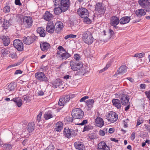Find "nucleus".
<instances>
[{"label":"nucleus","instance_id":"obj_1","mask_svg":"<svg viewBox=\"0 0 150 150\" xmlns=\"http://www.w3.org/2000/svg\"><path fill=\"white\" fill-rule=\"evenodd\" d=\"M78 15L83 18V22L87 24H90L91 23V20L88 18L89 13L88 10L84 8H79L77 10Z\"/></svg>","mask_w":150,"mask_h":150},{"label":"nucleus","instance_id":"obj_2","mask_svg":"<svg viewBox=\"0 0 150 150\" xmlns=\"http://www.w3.org/2000/svg\"><path fill=\"white\" fill-rule=\"evenodd\" d=\"M82 38L84 42L86 43L89 44H91L93 41V38L92 33L87 31L83 33Z\"/></svg>","mask_w":150,"mask_h":150},{"label":"nucleus","instance_id":"obj_3","mask_svg":"<svg viewBox=\"0 0 150 150\" xmlns=\"http://www.w3.org/2000/svg\"><path fill=\"white\" fill-rule=\"evenodd\" d=\"M71 115L73 118L75 119H80L83 117L84 112L80 108H75L72 110Z\"/></svg>","mask_w":150,"mask_h":150},{"label":"nucleus","instance_id":"obj_4","mask_svg":"<svg viewBox=\"0 0 150 150\" xmlns=\"http://www.w3.org/2000/svg\"><path fill=\"white\" fill-rule=\"evenodd\" d=\"M33 20L30 17L24 16L23 18V27L26 28H29L32 25Z\"/></svg>","mask_w":150,"mask_h":150},{"label":"nucleus","instance_id":"obj_5","mask_svg":"<svg viewBox=\"0 0 150 150\" xmlns=\"http://www.w3.org/2000/svg\"><path fill=\"white\" fill-rule=\"evenodd\" d=\"M106 117L109 122L113 123L117 120L118 116L116 112L111 111L106 116Z\"/></svg>","mask_w":150,"mask_h":150},{"label":"nucleus","instance_id":"obj_6","mask_svg":"<svg viewBox=\"0 0 150 150\" xmlns=\"http://www.w3.org/2000/svg\"><path fill=\"white\" fill-rule=\"evenodd\" d=\"M139 5L144 8L146 12L150 11V2L148 0H139L138 1Z\"/></svg>","mask_w":150,"mask_h":150},{"label":"nucleus","instance_id":"obj_7","mask_svg":"<svg viewBox=\"0 0 150 150\" xmlns=\"http://www.w3.org/2000/svg\"><path fill=\"white\" fill-rule=\"evenodd\" d=\"M71 69L73 71H77L79 70L83 66L82 63L80 62H74L72 61L70 62Z\"/></svg>","mask_w":150,"mask_h":150},{"label":"nucleus","instance_id":"obj_8","mask_svg":"<svg viewBox=\"0 0 150 150\" xmlns=\"http://www.w3.org/2000/svg\"><path fill=\"white\" fill-rule=\"evenodd\" d=\"M70 1L69 0H61L60 2V6L63 10V12L67 10L70 6Z\"/></svg>","mask_w":150,"mask_h":150},{"label":"nucleus","instance_id":"obj_9","mask_svg":"<svg viewBox=\"0 0 150 150\" xmlns=\"http://www.w3.org/2000/svg\"><path fill=\"white\" fill-rule=\"evenodd\" d=\"M35 77L38 80L42 81L47 82L48 79L44 73L41 72H38L35 74Z\"/></svg>","mask_w":150,"mask_h":150},{"label":"nucleus","instance_id":"obj_10","mask_svg":"<svg viewBox=\"0 0 150 150\" xmlns=\"http://www.w3.org/2000/svg\"><path fill=\"white\" fill-rule=\"evenodd\" d=\"M105 10V7L102 5V4L98 3L96 4L95 10L99 14H104Z\"/></svg>","mask_w":150,"mask_h":150},{"label":"nucleus","instance_id":"obj_11","mask_svg":"<svg viewBox=\"0 0 150 150\" xmlns=\"http://www.w3.org/2000/svg\"><path fill=\"white\" fill-rule=\"evenodd\" d=\"M69 100V96L68 95H65L60 98L58 102V105L60 106H64Z\"/></svg>","mask_w":150,"mask_h":150},{"label":"nucleus","instance_id":"obj_12","mask_svg":"<svg viewBox=\"0 0 150 150\" xmlns=\"http://www.w3.org/2000/svg\"><path fill=\"white\" fill-rule=\"evenodd\" d=\"M120 22V20L118 18L115 16H112L110 19V24L115 28H117V25Z\"/></svg>","mask_w":150,"mask_h":150},{"label":"nucleus","instance_id":"obj_13","mask_svg":"<svg viewBox=\"0 0 150 150\" xmlns=\"http://www.w3.org/2000/svg\"><path fill=\"white\" fill-rule=\"evenodd\" d=\"M55 26V28L54 29V30L57 33L61 32L64 27L63 24L60 21H57L56 23Z\"/></svg>","mask_w":150,"mask_h":150},{"label":"nucleus","instance_id":"obj_14","mask_svg":"<svg viewBox=\"0 0 150 150\" xmlns=\"http://www.w3.org/2000/svg\"><path fill=\"white\" fill-rule=\"evenodd\" d=\"M128 95L123 94L121 96V101L122 104L124 105H126L128 103L129 98Z\"/></svg>","mask_w":150,"mask_h":150},{"label":"nucleus","instance_id":"obj_15","mask_svg":"<svg viewBox=\"0 0 150 150\" xmlns=\"http://www.w3.org/2000/svg\"><path fill=\"white\" fill-rule=\"evenodd\" d=\"M98 148L99 149L110 150V148L104 142H100L98 144Z\"/></svg>","mask_w":150,"mask_h":150},{"label":"nucleus","instance_id":"obj_16","mask_svg":"<svg viewBox=\"0 0 150 150\" xmlns=\"http://www.w3.org/2000/svg\"><path fill=\"white\" fill-rule=\"evenodd\" d=\"M54 25L52 22H49L46 28V30L50 33H52L54 30Z\"/></svg>","mask_w":150,"mask_h":150},{"label":"nucleus","instance_id":"obj_17","mask_svg":"<svg viewBox=\"0 0 150 150\" xmlns=\"http://www.w3.org/2000/svg\"><path fill=\"white\" fill-rule=\"evenodd\" d=\"M96 125V126L101 127L104 125L103 120L99 117H98L95 120Z\"/></svg>","mask_w":150,"mask_h":150},{"label":"nucleus","instance_id":"obj_18","mask_svg":"<svg viewBox=\"0 0 150 150\" xmlns=\"http://www.w3.org/2000/svg\"><path fill=\"white\" fill-rule=\"evenodd\" d=\"M74 130L71 131L68 128H65L64 130V134L65 137L68 138H69L71 137V136L73 135L72 133Z\"/></svg>","mask_w":150,"mask_h":150},{"label":"nucleus","instance_id":"obj_19","mask_svg":"<svg viewBox=\"0 0 150 150\" xmlns=\"http://www.w3.org/2000/svg\"><path fill=\"white\" fill-rule=\"evenodd\" d=\"M74 145L76 149L83 150L85 148L84 145L81 142H76L74 143Z\"/></svg>","mask_w":150,"mask_h":150},{"label":"nucleus","instance_id":"obj_20","mask_svg":"<svg viewBox=\"0 0 150 150\" xmlns=\"http://www.w3.org/2000/svg\"><path fill=\"white\" fill-rule=\"evenodd\" d=\"M37 32L40 37H44L46 35L45 31L42 27L38 28L37 29Z\"/></svg>","mask_w":150,"mask_h":150},{"label":"nucleus","instance_id":"obj_21","mask_svg":"<svg viewBox=\"0 0 150 150\" xmlns=\"http://www.w3.org/2000/svg\"><path fill=\"white\" fill-rule=\"evenodd\" d=\"M130 17L128 16H124L122 17L120 20V24H124L128 23L130 20Z\"/></svg>","mask_w":150,"mask_h":150},{"label":"nucleus","instance_id":"obj_22","mask_svg":"<svg viewBox=\"0 0 150 150\" xmlns=\"http://www.w3.org/2000/svg\"><path fill=\"white\" fill-rule=\"evenodd\" d=\"M71 55L69 54L66 51L62 53L60 56H59V58L61 60H66L70 57Z\"/></svg>","mask_w":150,"mask_h":150},{"label":"nucleus","instance_id":"obj_23","mask_svg":"<svg viewBox=\"0 0 150 150\" xmlns=\"http://www.w3.org/2000/svg\"><path fill=\"white\" fill-rule=\"evenodd\" d=\"M53 17V15L50 12L47 11L45 13L43 18L47 21H49Z\"/></svg>","mask_w":150,"mask_h":150},{"label":"nucleus","instance_id":"obj_24","mask_svg":"<svg viewBox=\"0 0 150 150\" xmlns=\"http://www.w3.org/2000/svg\"><path fill=\"white\" fill-rule=\"evenodd\" d=\"M127 71L126 67L125 65L121 66L117 70V71L119 74H123Z\"/></svg>","mask_w":150,"mask_h":150},{"label":"nucleus","instance_id":"obj_25","mask_svg":"<svg viewBox=\"0 0 150 150\" xmlns=\"http://www.w3.org/2000/svg\"><path fill=\"white\" fill-rule=\"evenodd\" d=\"M53 87L57 88L62 85V82L60 79H57L52 82Z\"/></svg>","mask_w":150,"mask_h":150},{"label":"nucleus","instance_id":"obj_26","mask_svg":"<svg viewBox=\"0 0 150 150\" xmlns=\"http://www.w3.org/2000/svg\"><path fill=\"white\" fill-rule=\"evenodd\" d=\"M13 45L14 47H23L22 42L18 39H16L14 40Z\"/></svg>","mask_w":150,"mask_h":150},{"label":"nucleus","instance_id":"obj_27","mask_svg":"<svg viewBox=\"0 0 150 150\" xmlns=\"http://www.w3.org/2000/svg\"><path fill=\"white\" fill-rule=\"evenodd\" d=\"M11 101H13L15 103L16 105L18 107H20L22 105V100L20 97L13 98Z\"/></svg>","mask_w":150,"mask_h":150},{"label":"nucleus","instance_id":"obj_28","mask_svg":"<svg viewBox=\"0 0 150 150\" xmlns=\"http://www.w3.org/2000/svg\"><path fill=\"white\" fill-rule=\"evenodd\" d=\"M56 126L54 130L57 132H60L63 128V124L61 122H57L56 124Z\"/></svg>","mask_w":150,"mask_h":150},{"label":"nucleus","instance_id":"obj_29","mask_svg":"<svg viewBox=\"0 0 150 150\" xmlns=\"http://www.w3.org/2000/svg\"><path fill=\"white\" fill-rule=\"evenodd\" d=\"M112 102L113 105L117 108L119 109L121 108V104L119 100L113 99H112Z\"/></svg>","mask_w":150,"mask_h":150},{"label":"nucleus","instance_id":"obj_30","mask_svg":"<svg viewBox=\"0 0 150 150\" xmlns=\"http://www.w3.org/2000/svg\"><path fill=\"white\" fill-rule=\"evenodd\" d=\"M16 87V85L12 83H10L6 89L5 91L7 92L13 91L14 90Z\"/></svg>","mask_w":150,"mask_h":150},{"label":"nucleus","instance_id":"obj_31","mask_svg":"<svg viewBox=\"0 0 150 150\" xmlns=\"http://www.w3.org/2000/svg\"><path fill=\"white\" fill-rule=\"evenodd\" d=\"M135 13L137 16L139 17L142 16H144L146 14V13L144 10L143 9H141L136 10Z\"/></svg>","mask_w":150,"mask_h":150},{"label":"nucleus","instance_id":"obj_32","mask_svg":"<svg viewBox=\"0 0 150 150\" xmlns=\"http://www.w3.org/2000/svg\"><path fill=\"white\" fill-rule=\"evenodd\" d=\"M45 119L46 120H48L51 118H52L53 116L52 115V113L51 111L49 110L47 112H45L44 115Z\"/></svg>","mask_w":150,"mask_h":150},{"label":"nucleus","instance_id":"obj_33","mask_svg":"<svg viewBox=\"0 0 150 150\" xmlns=\"http://www.w3.org/2000/svg\"><path fill=\"white\" fill-rule=\"evenodd\" d=\"M1 38L3 40L4 45L5 46H8L10 42V40L8 37L3 36Z\"/></svg>","mask_w":150,"mask_h":150},{"label":"nucleus","instance_id":"obj_34","mask_svg":"<svg viewBox=\"0 0 150 150\" xmlns=\"http://www.w3.org/2000/svg\"><path fill=\"white\" fill-rule=\"evenodd\" d=\"M94 101L93 99H89L86 101V104L87 107L91 108L93 107Z\"/></svg>","mask_w":150,"mask_h":150},{"label":"nucleus","instance_id":"obj_35","mask_svg":"<svg viewBox=\"0 0 150 150\" xmlns=\"http://www.w3.org/2000/svg\"><path fill=\"white\" fill-rule=\"evenodd\" d=\"M35 124L34 122H31L29 123L27 127V130L28 132H32L34 129Z\"/></svg>","mask_w":150,"mask_h":150},{"label":"nucleus","instance_id":"obj_36","mask_svg":"<svg viewBox=\"0 0 150 150\" xmlns=\"http://www.w3.org/2000/svg\"><path fill=\"white\" fill-rule=\"evenodd\" d=\"M54 12L56 15H59L63 11L62 8L61 7L58 6L55 8L54 10Z\"/></svg>","mask_w":150,"mask_h":150},{"label":"nucleus","instance_id":"obj_37","mask_svg":"<svg viewBox=\"0 0 150 150\" xmlns=\"http://www.w3.org/2000/svg\"><path fill=\"white\" fill-rule=\"evenodd\" d=\"M59 51L57 52V56L59 58V56H60L61 54L66 51L63 48V47H57Z\"/></svg>","mask_w":150,"mask_h":150},{"label":"nucleus","instance_id":"obj_38","mask_svg":"<svg viewBox=\"0 0 150 150\" xmlns=\"http://www.w3.org/2000/svg\"><path fill=\"white\" fill-rule=\"evenodd\" d=\"M1 56L5 57L8 54V50L6 48H3L1 50Z\"/></svg>","mask_w":150,"mask_h":150},{"label":"nucleus","instance_id":"obj_39","mask_svg":"<svg viewBox=\"0 0 150 150\" xmlns=\"http://www.w3.org/2000/svg\"><path fill=\"white\" fill-rule=\"evenodd\" d=\"M29 39L27 40L26 38L27 41H25V43L27 45H30L33 43L35 39L33 38V37H31L29 38Z\"/></svg>","mask_w":150,"mask_h":150},{"label":"nucleus","instance_id":"obj_40","mask_svg":"<svg viewBox=\"0 0 150 150\" xmlns=\"http://www.w3.org/2000/svg\"><path fill=\"white\" fill-rule=\"evenodd\" d=\"M10 25V23L8 21L6 20H4L3 25L5 29H7Z\"/></svg>","mask_w":150,"mask_h":150},{"label":"nucleus","instance_id":"obj_41","mask_svg":"<svg viewBox=\"0 0 150 150\" xmlns=\"http://www.w3.org/2000/svg\"><path fill=\"white\" fill-rule=\"evenodd\" d=\"M88 70H86L85 69H83L82 70H80L78 72H77V74L79 75H83Z\"/></svg>","mask_w":150,"mask_h":150},{"label":"nucleus","instance_id":"obj_42","mask_svg":"<svg viewBox=\"0 0 150 150\" xmlns=\"http://www.w3.org/2000/svg\"><path fill=\"white\" fill-rule=\"evenodd\" d=\"M50 46V44L47 42H41L40 43V47H49Z\"/></svg>","mask_w":150,"mask_h":150},{"label":"nucleus","instance_id":"obj_43","mask_svg":"<svg viewBox=\"0 0 150 150\" xmlns=\"http://www.w3.org/2000/svg\"><path fill=\"white\" fill-rule=\"evenodd\" d=\"M111 65V64L110 63H108L107 64L106 67L103 68V69L100 70L99 72L100 73H102L105 71Z\"/></svg>","mask_w":150,"mask_h":150},{"label":"nucleus","instance_id":"obj_44","mask_svg":"<svg viewBox=\"0 0 150 150\" xmlns=\"http://www.w3.org/2000/svg\"><path fill=\"white\" fill-rule=\"evenodd\" d=\"M76 37V35L73 34H69L65 36L64 39L65 40H67L69 38H75Z\"/></svg>","mask_w":150,"mask_h":150},{"label":"nucleus","instance_id":"obj_45","mask_svg":"<svg viewBox=\"0 0 150 150\" xmlns=\"http://www.w3.org/2000/svg\"><path fill=\"white\" fill-rule=\"evenodd\" d=\"M93 127L91 125H88L84 127L83 131L84 132L86 131H88L89 130L93 129Z\"/></svg>","mask_w":150,"mask_h":150},{"label":"nucleus","instance_id":"obj_46","mask_svg":"<svg viewBox=\"0 0 150 150\" xmlns=\"http://www.w3.org/2000/svg\"><path fill=\"white\" fill-rule=\"evenodd\" d=\"M145 54L144 53H137L135 54L134 57H139V58H142L144 57Z\"/></svg>","mask_w":150,"mask_h":150},{"label":"nucleus","instance_id":"obj_47","mask_svg":"<svg viewBox=\"0 0 150 150\" xmlns=\"http://www.w3.org/2000/svg\"><path fill=\"white\" fill-rule=\"evenodd\" d=\"M10 10V7L8 6H5L3 9L4 11L6 13H8Z\"/></svg>","mask_w":150,"mask_h":150},{"label":"nucleus","instance_id":"obj_48","mask_svg":"<svg viewBox=\"0 0 150 150\" xmlns=\"http://www.w3.org/2000/svg\"><path fill=\"white\" fill-rule=\"evenodd\" d=\"M61 1V0H53L54 4L55 7L56 6H60V2Z\"/></svg>","mask_w":150,"mask_h":150},{"label":"nucleus","instance_id":"obj_49","mask_svg":"<svg viewBox=\"0 0 150 150\" xmlns=\"http://www.w3.org/2000/svg\"><path fill=\"white\" fill-rule=\"evenodd\" d=\"M24 59H23L20 62H18V63H17L16 64H13L12 65H10L9 66H8V67L7 68V69H8L10 67H13L16 66H17V65H20L21 64V63L23 61Z\"/></svg>","mask_w":150,"mask_h":150},{"label":"nucleus","instance_id":"obj_50","mask_svg":"<svg viewBox=\"0 0 150 150\" xmlns=\"http://www.w3.org/2000/svg\"><path fill=\"white\" fill-rule=\"evenodd\" d=\"M54 149V146L52 144H51L46 148L45 150H53Z\"/></svg>","mask_w":150,"mask_h":150},{"label":"nucleus","instance_id":"obj_51","mask_svg":"<svg viewBox=\"0 0 150 150\" xmlns=\"http://www.w3.org/2000/svg\"><path fill=\"white\" fill-rule=\"evenodd\" d=\"M108 33L110 35V38H111L112 37H113L114 34L113 31L111 29H109Z\"/></svg>","mask_w":150,"mask_h":150},{"label":"nucleus","instance_id":"obj_52","mask_svg":"<svg viewBox=\"0 0 150 150\" xmlns=\"http://www.w3.org/2000/svg\"><path fill=\"white\" fill-rule=\"evenodd\" d=\"M42 115V112H40L39 115H38L37 116V120L38 122H39L41 118V117Z\"/></svg>","mask_w":150,"mask_h":150},{"label":"nucleus","instance_id":"obj_53","mask_svg":"<svg viewBox=\"0 0 150 150\" xmlns=\"http://www.w3.org/2000/svg\"><path fill=\"white\" fill-rule=\"evenodd\" d=\"M88 122L87 120H84L83 121L80 123H78L77 124H76V125H84L85 124H86Z\"/></svg>","mask_w":150,"mask_h":150},{"label":"nucleus","instance_id":"obj_54","mask_svg":"<svg viewBox=\"0 0 150 150\" xmlns=\"http://www.w3.org/2000/svg\"><path fill=\"white\" fill-rule=\"evenodd\" d=\"M23 100L25 101V103L29 102L30 100L29 97L28 96H24Z\"/></svg>","mask_w":150,"mask_h":150},{"label":"nucleus","instance_id":"obj_55","mask_svg":"<svg viewBox=\"0 0 150 150\" xmlns=\"http://www.w3.org/2000/svg\"><path fill=\"white\" fill-rule=\"evenodd\" d=\"M4 146L6 148L7 150H9L11 148V145L10 144H6L4 145Z\"/></svg>","mask_w":150,"mask_h":150},{"label":"nucleus","instance_id":"obj_56","mask_svg":"<svg viewBox=\"0 0 150 150\" xmlns=\"http://www.w3.org/2000/svg\"><path fill=\"white\" fill-rule=\"evenodd\" d=\"M74 59L76 60H79L80 59V57L78 54H74Z\"/></svg>","mask_w":150,"mask_h":150},{"label":"nucleus","instance_id":"obj_57","mask_svg":"<svg viewBox=\"0 0 150 150\" xmlns=\"http://www.w3.org/2000/svg\"><path fill=\"white\" fill-rule=\"evenodd\" d=\"M89 98V96H86L83 97L82 98H81L80 100V102H82L84 101L86 99L88 98Z\"/></svg>","mask_w":150,"mask_h":150},{"label":"nucleus","instance_id":"obj_58","mask_svg":"<svg viewBox=\"0 0 150 150\" xmlns=\"http://www.w3.org/2000/svg\"><path fill=\"white\" fill-rule=\"evenodd\" d=\"M136 133L135 132H133L131 136V139L132 140H133L135 138Z\"/></svg>","mask_w":150,"mask_h":150},{"label":"nucleus","instance_id":"obj_59","mask_svg":"<svg viewBox=\"0 0 150 150\" xmlns=\"http://www.w3.org/2000/svg\"><path fill=\"white\" fill-rule=\"evenodd\" d=\"M146 95L147 96V97L150 100V91H146L145 92Z\"/></svg>","mask_w":150,"mask_h":150},{"label":"nucleus","instance_id":"obj_60","mask_svg":"<svg viewBox=\"0 0 150 150\" xmlns=\"http://www.w3.org/2000/svg\"><path fill=\"white\" fill-rule=\"evenodd\" d=\"M15 3L16 5L21 6V5L20 0H15Z\"/></svg>","mask_w":150,"mask_h":150},{"label":"nucleus","instance_id":"obj_61","mask_svg":"<svg viewBox=\"0 0 150 150\" xmlns=\"http://www.w3.org/2000/svg\"><path fill=\"white\" fill-rule=\"evenodd\" d=\"M40 48H41V50L42 51L44 52H46L47 51V50L48 49V48L49 47H40Z\"/></svg>","mask_w":150,"mask_h":150},{"label":"nucleus","instance_id":"obj_62","mask_svg":"<svg viewBox=\"0 0 150 150\" xmlns=\"http://www.w3.org/2000/svg\"><path fill=\"white\" fill-rule=\"evenodd\" d=\"M44 95V93L42 91H39L38 93V96H42Z\"/></svg>","mask_w":150,"mask_h":150},{"label":"nucleus","instance_id":"obj_63","mask_svg":"<svg viewBox=\"0 0 150 150\" xmlns=\"http://www.w3.org/2000/svg\"><path fill=\"white\" fill-rule=\"evenodd\" d=\"M99 134L101 136H104L105 134V133L104 131L102 130H100L99 132Z\"/></svg>","mask_w":150,"mask_h":150},{"label":"nucleus","instance_id":"obj_64","mask_svg":"<svg viewBox=\"0 0 150 150\" xmlns=\"http://www.w3.org/2000/svg\"><path fill=\"white\" fill-rule=\"evenodd\" d=\"M144 126H145L146 129L149 131H150V125H148L145 124Z\"/></svg>","mask_w":150,"mask_h":150}]
</instances>
